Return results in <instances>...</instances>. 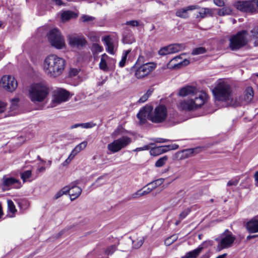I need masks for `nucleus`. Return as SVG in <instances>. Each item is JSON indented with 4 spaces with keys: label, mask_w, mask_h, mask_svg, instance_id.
<instances>
[{
    "label": "nucleus",
    "mask_w": 258,
    "mask_h": 258,
    "mask_svg": "<svg viewBox=\"0 0 258 258\" xmlns=\"http://www.w3.org/2000/svg\"><path fill=\"white\" fill-rule=\"evenodd\" d=\"M178 95L182 97L190 96V99L180 102V108L184 110L192 111L201 108L208 100V94L199 91L192 86H186L180 89Z\"/></svg>",
    "instance_id": "1"
},
{
    "label": "nucleus",
    "mask_w": 258,
    "mask_h": 258,
    "mask_svg": "<svg viewBox=\"0 0 258 258\" xmlns=\"http://www.w3.org/2000/svg\"><path fill=\"white\" fill-rule=\"evenodd\" d=\"M66 64V60L63 58L50 54L44 59L43 71L48 77L56 78L62 74Z\"/></svg>",
    "instance_id": "2"
},
{
    "label": "nucleus",
    "mask_w": 258,
    "mask_h": 258,
    "mask_svg": "<svg viewBox=\"0 0 258 258\" xmlns=\"http://www.w3.org/2000/svg\"><path fill=\"white\" fill-rule=\"evenodd\" d=\"M213 93L217 100L227 102L230 106H238L241 103L237 98L233 97L232 89L226 82H220L213 90Z\"/></svg>",
    "instance_id": "3"
},
{
    "label": "nucleus",
    "mask_w": 258,
    "mask_h": 258,
    "mask_svg": "<svg viewBox=\"0 0 258 258\" xmlns=\"http://www.w3.org/2000/svg\"><path fill=\"white\" fill-rule=\"evenodd\" d=\"M28 96L34 103L44 102L49 94V88L43 83H35L31 85L28 90Z\"/></svg>",
    "instance_id": "4"
},
{
    "label": "nucleus",
    "mask_w": 258,
    "mask_h": 258,
    "mask_svg": "<svg viewBox=\"0 0 258 258\" xmlns=\"http://www.w3.org/2000/svg\"><path fill=\"white\" fill-rule=\"evenodd\" d=\"M248 33L246 30H242L232 36L229 39V48L232 50H236L245 46L248 41Z\"/></svg>",
    "instance_id": "5"
},
{
    "label": "nucleus",
    "mask_w": 258,
    "mask_h": 258,
    "mask_svg": "<svg viewBox=\"0 0 258 258\" xmlns=\"http://www.w3.org/2000/svg\"><path fill=\"white\" fill-rule=\"evenodd\" d=\"M140 59H143V57H139L138 61L133 67L135 70V76L137 79H142L147 76L156 67L155 63L152 62L146 63L139 66L138 61Z\"/></svg>",
    "instance_id": "6"
},
{
    "label": "nucleus",
    "mask_w": 258,
    "mask_h": 258,
    "mask_svg": "<svg viewBox=\"0 0 258 258\" xmlns=\"http://www.w3.org/2000/svg\"><path fill=\"white\" fill-rule=\"evenodd\" d=\"M234 6L239 11L245 13H255L258 11L257 0L239 1Z\"/></svg>",
    "instance_id": "7"
},
{
    "label": "nucleus",
    "mask_w": 258,
    "mask_h": 258,
    "mask_svg": "<svg viewBox=\"0 0 258 258\" xmlns=\"http://www.w3.org/2000/svg\"><path fill=\"white\" fill-rule=\"evenodd\" d=\"M235 240V237L228 229L225 230L219 237L216 239L218 242V248L219 250L231 247Z\"/></svg>",
    "instance_id": "8"
},
{
    "label": "nucleus",
    "mask_w": 258,
    "mask_h": 258,
    "mask_svg": "<svg viewBox=\"0 0 258 258\" xmlns=\"http://www.w3.org/2000/svg\"><path fill=\"white\" fill-rule=\"evenodd\" d=\"M131 142V138L127 136H123L108 144L107 148L111 153H115L125 148L130 144Z\"/></svg>",
    "instance_id": "9"
},
{
    "label": "nucleus",
    "mask_w": 258,
    "mask_h": 258,
    "mask_svg": "<svg viewBox=\"0 0 258 258\" xmlns=\"http://www.w3.org/2000/svg\"><path fill=\"white\" fill-rule=\"evenodd\" d=\"M48 39L50 44L57 49H61L65 46L64 39L57 29L54 28L50 31Z\"/></svg>",
    "instance_id": "10"
},
{
    "label": "nucleus",
    "mask_w": 258,
    "mask_h": 258,
    "mask_svg": "<svg viewBox=\"0 0 258 258\" xmlns=\"http://www.w3.org/2000/svg\"><path fill=\"white\" fill-rule=\"evenodd\" d=\"M167 116V111L166 106L164 105H159L152 112L150 120L156 123H162L165 120Z\"/></svg>",
    "instance_id": "11"
},
{
    "label": "nucleus",
    "mask_w": 258,
    "mask_h": 258,
    "mask_svg": "<svg viewBox=\"0 0 258 258\" xmlns=\"http://www.w3.org/2000/svg\"><path fill=\"white\" fill-rule=\"evenodd\" d=\"M17 86L18 83L15 78L11 75L4 76L0 81V86L9 92H13Z\"/></svg>",
    "instance_id": "12"
},
{
    "label": "nucleus",
    "mask_w": 258,
    "mask_h": 258,
    "mask_svg": "<svg viewBox=\"0 0 258 258\" xmlns=\"http://www.w3.org/2000/svg\"><path fill=\"white\" fill-rule=\"evenodd\" d=\"M69 93L63 89H59L54 92L51 107H53L57 105L65 102L69 98Z\"/></svg>",
    "instance_id": "13"
},
{
    "label": "nucleus",
    "mask_w": 258,
    "mask_h": 258,
    "mask_svg": "<svg viewBox=\"0 0 258 258\" xmlns=\"http://www.w3.org/2000/svg\"><path fill=\"white\" fill-rule=\"evenodd\" d=\"M152 110L153 107L151 106H145L140 110L137 116L140 120L141 124L145 123L147 119L150 120Z\"/></svg>",
    "instance_id": "14"
},
{
    "label": "nucleus",
    "mask_w": 258,
    "mask_h": 258,
    "mask_svg": "<svg viewBox=\"0 0 258 258\" xmlns=\"http://www.w3.org/2000/svg\"><path fill=\"white\" fill-rule=\"evenodd\" d=\"M253 98V91L252 88L251 87H248L242 97L237 98V101H240L241 102L239 106H240L243 104H247L252 100Z\"/></svg>",
    "instance_id": "15"
},
{
    "label": "nucleus",
    "mask_w": 258,
    "mask_h": 258,
    "mask_svg": "<svg viewBox=\"0 0 258 258\" xmlns=\"http://www.w3.org/2000/svg\"><path fill=\"white\" fill-rule=\"evenodd\" d=\"M102 41L105 45L106 51L111 54H114L115 53L114 49L115 48L114 40L110 36H107L103 38Z\"/></svg>",
    "instance_id": "16"
},
{
    "label": "nucleus",
    "mask_w": 258,
    "mask_h": 258,
    "mask_svg": "<svg viewBox=\"0 0 258 258\" xmlns=\"http://www.w3.org/2000/svg\"><path fill=\"white\" fill-rule=\"evenodd\" d=\"M69 43L72 46L79 48L84 46L86 41L84 38L81 36H70Z\"/></svg>",
    "instance_id": "17"
},
{
    "label": "nucleus",
    "mask_w": 258,
    "mask_h": 258,
    "mask_svg": "<svg viewBox=\"0 0 258 258\" xmlns=\"http://www.w3.org/2000/svg\"><path fill=\"white\" fill-rule=\"evenodd\" d=\"M78 184V181H77L71 183V188L70 189V196L71 201H73L79 197L82 192V189L77 185Z\"/></svg>",
    "instance_id": "18"
},
{
    "label": "nucleus",
    "mask_w": 258,
    "mask_h": 258,
    "mask_svg": "<svg viewBox=\"0 0 258 258\" xmlns=\"http://www.w3.org/2000/svg\"><path fill=\"white\" fill-rule=\"evenodd\" d=\"M199 7L197 5L189 6L186 8L178 9L176 11L175 15L177 17L181 18H187L188 17L187 12L188 11H192L197 9Z\"/></svg>",
    "instance_id": "19"
},
{
    "label": "nucleus",
    "mask_w": 258,
    "mask_h": 258,
    "mask_svg": "<svg viewBox=\"0 0 258 258\" xmlns=\"http://www.w3.org/2000/svg\"><path fill=\"white\" fill-rule=\"evenodd\" d=\"M246 228L250 233L258 232V217H255L248 221Z\"/></svg>",
    "instance_id": "20"
},
{
    "label": "nucleus",
    "mask_w": 258,
    "mask_h": 258,
    "mask_svg": "<svg viewBox=\"0 0 258 258\" xmlns=\"http://www.w3.org/2000/svg\"><path fill=\"white\" fill-rule=\"evenodd\" d=\"M2 180L4 186H10L15 185L14 187L16 188H19L21 186L20 181L14 178L4 177Z\"/></svg>",
    "instance_id": "21"
},
{
    "label": "nucleus",
    "mask_w": 258,
    "mask_h": 258,
    "mask_svg": "<svg viewBox=\"0 0 258 258\" xmlns=\"http://www.w3.org/2000/svg\"><path fill=\"white\" fill-rule=\"evenodd\" d=\"M203 249V247L202 246H199L196 249L186 253L181 258H197L202 252Z\"/></svg>",
    "instance_id": "22"
},
{
    "label": "nucleus",
    "mask_w": 258,
    "mask_h": 258,
    "mask_svg": "<svg viewBox=\"0 0 258 258\" xmlns=\"http://www.w3.org/2000/svg\"><path fill=\"white\" fill-rule=\"evenodd\" d=\"M109 58V56L106 53H104L101 55L99 66V69L104 72H107L108 71L107 60Z\"/></svg>",
    "instance_id": "23"
},
{
    "label": "nucleus",
    "mask_w": 258,
    "mask_h": 258,
    "mask_svg": "<svg viewBox=\"0 0 258 258\" xmlns=\"http://www.w3.org/2000/svg\"><path fill=\"white\" fill-rule=\"evenodd\" d=\"M168 50L171 53H176L184 49L185 45L184 44L175 43L168 45Z\"/></svg>",
    "instance_id": "24"
},
{
    "label": "nucleus",
    "mask_w": 258,
    "mask_h": 258,
    "mask_svg": "<svg viewBox=\"0 0 258 258\" xmlns=\"http://www.w3.org/2000/svg\"><path fill=\"white\" fill-rule=\"evenodd\" d=\"M87 145V141H83L82 143H80L78 145H77L75 148L72 150V155H76L78 153L81 152L84 149H85Z\"/></svg>",
    "instance_id": "25"
},
{
    "label": "nucleus",
    "mask_w": 258,
    "mask_h": 258,
    "mask_svg": "<svg viewBox=\"0 0 258 258\" xmlns=\"http://www.w3.org/2000/svg\"><path fill=\"white\" fill-rule=\"evenodd\" d=\"M76 14L70 11H64L62 13L61 18L62 21H67L73 17H76Z\"/></svg>",
    "instance_id": "26"
},
{
    "label": "nucleus",
    "mask_w": 258,
    "mask_h": 258,
    "mask_svg": "<svg viewBox=\"0 0 258 258\" xmlns=\"http://www.w3.org/2000/svg\"><path fill=\"white\" fill-rule=\"evenodd\" d=\"M250 33L251 35L249 36V38L254 41L255 45H258V27H254L250 31Z\"/></svg>",
    "instance_id": "27"
},
{
    "label": "nucleus",
    "mask_w": 258,
    "mask_h": 258,
    "mask_svg": "<svg viewBox=\"0 0 258 258\" xmlns=\"http://www.w3.org/2000/svg\"><path fill=\"white\" fill-rule=\"evenodd\" d=\"M144 237L143 236H139L132 240L133 246L135 248H140L144 242Z\"/></svg>",
    "instance_id": "28"
},
{
    "label": "nucleus",
    "mask_w": 258,
    "mask_h": 258,
    "mask_svg": "<svg viewBox=\"0 0 258 258\" xmlns=\"http://www.w3.org/2000/svg\"><path fill=\"white\" fill-rule=\"evenodd\" d=\"M164 181V179L163 178H159L156 180H155L146 185V186L150 187L151 189L153 190L155 188H156L158 186L162 184Z\"/></svg>",
    "instance_id": "29"
},
{
    "label": "nucleus",
    "mask_w": 258,
    "mask_h": 258,
    "mask_svg": "<svg viewBox=\"0 0 258 258\" xmlns=\"http://www.w3.org/2000/svg\"><path fill=\"white\" fill-rule=\"evenodd\" d=\"M135 38L132 33H128V34H123L122 38V41L125 44H131L135 42Z\"/></svg>",
    "instance_id": "30"
},
{
    "label": "nucleus",
    "mask_w": 258,
    "mask_h": 258,
    "mask_svg": "<svg viewBox=\"0 0 258 258\" xmlns=\"http://www.w3.org/2000/svg\"><path fill=\"white\" fill-rule=\"evenodd\" d=\"M131 49L126 50L123 51L121 57V59L119 62V66L120 68H122L125 66V62L127 59V56L128 55V54L131 52Z\"/></svg>",
    "instance_id": "31"
},
{
    "label": "nucleus",
    "mask_w": 258,
    "mask_h": 258,
    "mask_svg": "<svg viewBox=\"0 0 258 258\" xmlns=\"http://www.w3.org/2000/svg\"><path fill=\"white\" fill-rule=\"evenodd\" d=\"M232 13V10L229 7H224L222 9H218V15L220 16H224L226 15H230Z\"/></svg>",
    "instance_id": "32"
},
{
    "label": "nucleus",
    "mask_w": 258,
    "mask_h": 258,
    "mask_svg": "<svg viewBox=\"0 0 258 258\" xmlns=\"http://www.w3.org/2000/svg\"><path fill=\"white\" fill-rule=\"evenodd\" d=\"M153 92V89H149L145 94H144L138 100L139 103H144L146 102L149 98V97L151 95Z\"/></svg>",
    "instance_id": "33"
},
{
    "label": "nucleus",
    "mask_w": 258,
    "mask_h": 258,
    "mask_svg": "<svg viewBox=\"0 0 258 258\" xmlns=\"http://www.w3.org/2000/svg\"><path fill=\"white\" fill-rule=\"evenodd\" d=\"M7 204L9 212H10L13 215L14 214L17 212V210L13 202L11 200H8L7 201Z\"/></svg>",
    "instance_id": "34"
},
{
    "label": "nucleus",
    "mask_w": 258,
    "mask_h": 258,
    "mask_svg": "<svg viewBox=\"0 0 258 258\" xmlns=\"http://www.w3.org/2000/svg\"><path fill=\"white\" fill-rule=\"evenodd\" d=\"M167 157L166 156H163L159 159L155 163V166L157 167H161L165 164L167 160Z\"/></svg>",
    "instance_id": "35"
},
{
    "label": "nucleus",
    "mask_w": 258,
    "mask_h": 258,
    "mask_svg": "<svg viewBox=\"0 0 258 258\" xmlns=\"http://www.w3.org/2000/svg\"><path fill=\"white\" fill-rule=\"evenodd\" d=\"M32 175V171L30 170H28L24 171L21 173V177L23 182H25L27 179H29Z\"/></svg>",
    "instance_id": "36"
},
{
    "label": "nucleus",
    "mask_w": 258,
    "mask_h": 258,
    "mask_svg": "<svg viewBox=\"0 0 258 258\" xmlns=\"http://www.w3.org/2000/svg\"><path fill=\"white\" fill-rule=\"evenodd\" d=\"M206 52V49L205 47H200L198 48H194L192 50L191 54L194 55H199L201 54H204Z\"/></svg>",
    "instance_id": "37"
},
{
    "label": "nucleus",
    "mask_w": 258,
    "mask_h": 258,
    "mask_svg": "<svg viewBox=\"0 0 258 258\" xmlns=\"http://www.w3.org/2000/svg\"><path fill=\"white\" fill-rule=\"evenodd\" d=\"M177 239V236L176 235H173L171 236L168 237L165 240V244L166 245H170L173 243Z\"/></svg>",
    "instance_id": "38"
},
{
    "label": "nucleus",
    "mask_w": 258,
    "mask_h": 258,
    "mask_svg": "<svg viewBox=\"0 0 258 258\" xmlns=\"http://www.w3.org/2000/svg\"><path fill=\"white\" fill-rule=\"evenodd\" d=\"M190 209L189 208L184 210L179 215L180 220L184 219L190 212Z\"/></svg>",
    "instance_id": "39"
},
{
    "label": "nucleus",
    "mask_w": 258,
    "mask_h": 258,
    "mask_svg": "<svg viewBox=\"0 0 258 258\" xmlns=\"http://www.w3.org/2000/svg\"><path fill=\"white\" fill-rule=\"evenodd\" d=\"M150 154L152 156H156L158 154H160L162 153L161 148L159 147H156L154 148H152L150 151Z\"/></svg>",
    "instance_id": "40"
},
{
    "label": "nucleus",
    "mask_w": 258,
    "mask_h": 258,
    "mask_svg": "<svg viewBox=\"0 0 258 258\" xmlns=\"http://www.w3.org/2000/svg\"><path fill=\"white\" fill-rule=\"evenodd\" d=\"M168 46L164 47L160 49L159 51V54L160 55H166L167 54H170L169 50H168Z\"/></svg>",
    "instance_id": "41"
},
{
    "label": "nucleus",
    "mask_w": 258,
    "mask_h": 258,
    "mask_svg": "<svg viewBox=\"0 0 258 258\" xmlns=\"http://www.w3.org/2000/svg\"><path fill=\"white\" fill-rule=\"evenodd\" d=\"M92 49L96 52H102L103 50V47L97 43H94L92 45Z\"/></svg>",
    "instance_id": "42"
},
{
    "label": "nucleus",
    "mask_w": 258,
    "mask_h": 258,
    "mask_svg": "<svg viewBox=\"0 0 258 258\" xmlns=\"http://www.w3.org/2000/svg\"><path fill=\"white\" fill-rule=\"evenodd\" d=\"M116 249L115 245H111L109 246L105 250V254L107 255L112 254Z\"/></svg>",
    "instance_id": "43"
},
{
    "label": "nucleus",
    "mask_w": 258,
    "mask_h": 258,
    "mask_svg": "<svg viewBox=\"0 0 258 258\" xmlns=\"http://www.w3.org/2000/svg\"><path fill=\"white\" fill-rule=\"evenodd\" d=\"M95 18L88 15H83L81 17L82 21L83 22H89L93 21Z\"/></svg>",
    "instance_id": "44"
},
{
    "label": "nucleus",
    "mask_w": 258,
    "mask_h": 258,
    "mask_svg": "<svg viewBox=\"0 0 258 258\" xmlns=\"http://www.w3.org/2000/svg\"><path fill=\"white\" fill-rule=\"evenodd\" d=\"M19 101V99L18 98H15L12 99L11 106L12 109L14 110L17 108Z\"/></svg>",
    "instance_id": "45"
},
{
    "label": "nucleus",
    "mask_w": 258,
    "mask_h": 258,
    "mask_svg": "<svg viewBox=\"0 0 258 258\" xmlns=\"http://www.w3.org/2000/svg\"><path fill=\"white\" fill-rule=\"evenodd\" d=\"M96 125V123H94L93 122H89L86 123H83L82 127L85 128H91Z\"/></svg>",
    "instance_id": "46"
},
{
    "label": "nucleus",
    "mask_w": 258,
    "mask_h": 258,
    "mask_svg": "<svg viewBox=\"0 0 258 258\" xmlns=\"http://www.w3.org/2000/svg\"><path fill=\"white\" fill-rule=\"evenodd\" d=\"M239 182V179L235 178L234 179H231L229 180L227 183V185L228 186H236Z\"/></svg>",
    "instance_id": "47"
},
{
    "label": "nucleus",
    "mask_w": 258,
    "mask_h": 258,
    "mask_svg": "<svg viewBox=\"0 0 258 258\" xmlns=\"http://www.w3.org/2000/svg\"><path fill=\"white\" fill-rule=\"evenodd\" d=\"M75 156V155H72V153L71 152L68 158L62 163V165L64 166L69 164Z\"/></svg>",
    "instance_id": "48"
},
{
    "label": "nucleus",
    "mask_w": 258,
    "mask_h": 258,
    "mask_svg": "<svg viewBox=\"0 0 258 258\" xmlns=\"http://www.w3.org/2000/svg\"><path fill=\"white\" fill-rule=\"evenodd\" d=\"M207 16L206 11L205 8H202L199 12V15H198L196 16L197 18H204Z\"/></svg>",
    "instance_id": "49"
},
{
    "label": "nucleus",
    "mask_w": 258,
    "mask_h": 258,
    "mask_svg": "<svg viewBox=\"0 0 258 258\" xmlns=\"http://www.w3.org/2000/svg\"><path fill=\"white\" fill-rule=\"evenodd\" d=\"M71 184L68 186H66L62 188L60 190L62 192V194L66 195L68 193L70 194Z\"/></svg>",
    "instance_id": "50"
},
{
    "label": "nucleus",
    "mask_w": 258,
    "mask_h": 258,
    "mask_svg": "<svg viewBox=\"0 0 258 258\" xmlns=\"http://www.w3.org/2000/svg\"><path fill=\"white\" fill-rule=\"evenodd\" d=\"M189 63V61L188 59H184L181 61H180L177 63L176 66L177 67H180V66H186L188 65ZM176 66V64H174Z\"/></svg>",
    "instance_id": "51"
},
{
    "label": "nucleus",
    "mask_w": 258,
    "mask_h": 258,
    "mask_svg": "<svg viewBox=\"0 0 258 258\" xmlns=\"http://www.w3.org/2000/svg\"><path fill=\"white\" fill-rule=\"evenodd\" d=\"M7 103L0 100V113L4 112L6 109Z\"/></svg>",
    "instance_id": "52"
},
{
    "label": "nucleus",
    "mask_w": 258,
    "mask_h": 258,
    "mask_svg": "<svg viewBox=\"0 0 258 258\" xmlns=\"http://www.w3.org/2000/svg\"><path fill=\"white\" fill-rule=\"evenodd\" d=\"M79 73V70L77 69H71L69 73V75L71 77H75L77 76Z\"/></svg>",
    "instance_id": "53"
},
{
    "label": "nucleus",
    "mask_w": 258,
    "mask_h": 258,
    "mask_svg": "<svg viewBox=\"0 0 258 258\" xmlns=\"http://www.w3.org/2000/svg\"><path fill=\"white\" fill-rule=\"evenodd\" d=\"M150 149V146L148 145L144 146L143 147L137 148L133 150L134 152H139L144 150H148Z\"/></svg>",
    "instance_id": "54"
},
{
    "label": "nucleus",
    "mask_w": 258,
    "mask_h": 258,
    "mask_svg": "<svg viewBox=\"0 0 258 258\" xmlns=\"http://www.w3.org/2000/svg\"><path fill=\"white\" fill-rule=\"evenodd\" d=\"M225 0H213L214 3L218 7H222L225 5Z\"/></svg>",
    "instance_id": "55"
},
{
    "label": "nucleus",
    "mask_w": 258,
    "mask_h": 258,
    "mask_svg": "<svg viewBox=\"0 0 258 258\" xmlns=\"http://www.w3.org/2000/svg\"><path fill=\"white\" fill-rule=\"evenodd\" d=\"M142 196H143L142 195V190H139L138 191H137V192L132 195V198L133 199H135Z\"/></svg>",
    "instance_id": "56"
},
{
    "label": "nucleus",
    "mask_w": 258,
    "mask_h": 258,
    "mask_svg": "<svg viewBox=\"0 0 258 258\" xmlns=\"http://www.w3.org/2000/svg\"><path fill=\"white\" fill-rule=\"evenodd\" d=\"M126 24L128 25H131L132 26H138L139 25V23L138 21L136 20H132L130 21H127L126 22Z\"/></svg>",
    "instance_id": "57"
},
{
    "label": "nucleus",
    "mask_w": 258,
    "mask_h": 258,
    "mask_svg": "<svg viewBox=\"0 0 258 258\" xmlns=\"http://www.w3.org/2000/svg\"><path fill=\"white\" fill-rule=\"evenodd\" d=\"M160 148H161L162 153H165L167 151L171 150V146L170 145L161 146V147H160Z\"/></svg>",
    "instance_id": "58"
},
{
    "label": "nucleus",
    "mask_w": 258,
    "mask_h": 258,
    "mask_svg": "<svg viewBox=\"0 0 258 258\" xmlns=\"http://www.w3.org/2000/svg\"><path fill=\"white\" fill-rule=\"evenodd\" d=\"M154 141L155 142L159 143H165V142H167L169 141V140L160 138H156L154 140Z\"/></svg>",
    "instance_id": "59"
},
{
    "label": "nucleus",
    "mask_w": 258,
    "mask_h": 258,
    "mask_svg": "<svg viewBox=\"0 0 258 258\" xmlns=\"http://www.w3.org/2000/svg\"><path fill=\"white\" fill-rule=\"evenodd\" d=\"M206 15L209 16H213V9L210 8H205Z\"/></svg>",
    "instance_id": "60"
},
{
    "label": "nucleus",
    "mask_w": 258,
    "mask_h": 258,
    "mask_svg": "<svg viewBox=\"0 0 258 258\" xmlns=\"http://www.w3.org/2000/svg\"><path fill=\"white\" fill-rule=\"evenodd\" d=\"M152 191V190L151 189L150 187L148 186V187L146 188V189L142 191L143 196L146 195L150 192H151Z\"/></svg>",
    "instance_id": "61"
},
{
    "label": "nucleus",
    "mask_w": 258,
    "mask_h": 258,
    "mask_svg": "<svg viewBox=\"0 0 258 258\" xmlns=\"http://www.w3.org/2000/svg\"><path fill=\"white\" fill-rule=\"evenodd\" d=\"M254 178L255 181V185L258 186V171H256L254 174Z\"/></svg>",
    "instance_id": "62"
},
{
    "label": "nucleus",
    "mask_w": 258,
    "mask_h": 258,
    "mask_svg": "<svg viewBox=\"0 0 258 258\" xmlns=\"http://www.w3.org/2000/svg\"><path fill=\"white\" fill-rule=\"evenodd\" d=\"M62 192L60 190L55 195V199H57L63 196Z\"/></svg>",
    "instance_id": "63"
},
{
    "label": "nucleus",
    "mask_w": 258,
    "mask_h": 258,
    "mask_svg": "<svg viewBox=\"0 0 258 258\" xmlns=\"http://www.w3.org/2000/svg\"><path fill=\"white\" fill-rule=\"evenodd\" d=\"M82 123H76L75 124L71 126V129H74L78 127H82Z\"/></svg>",
    "instance_id": "64"
}]
</instances>
